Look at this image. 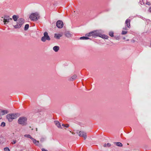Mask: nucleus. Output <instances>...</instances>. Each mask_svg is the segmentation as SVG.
I'll list each match as a JSON object with an SVG mask.
<instances>
[{"mask_svg":"<svg viewBox=\"0 0 151 151\" xmlns=\"http://www.w3.org/2000/svg\"><path fill=\"white\" fill-rule=\"evenodd\" d=\"M32 140L34 144H35L37 145H38L39 144V141H37L35 139H34L33 138L32 139Z\"/></svg>","mask_w":151,"mask_h":151,"instance_id":"2eb2a0df","label":"nucleus"},{"mask_svg":"<svg viewBox=\"0 0 151 151\" xmlns=\"http://www.w3.org/2000/svg\"><path fill=\"white\" fill-rule=\"evenodd\" d=\"M24 136L25 137H27L28 138H29L31 139L32 140L33 139V138H32L30 135L29 134H25L24 135Z\"/></svg>","mask_w":151,"mask_h":151,"instance_id":"412c9836","label":"nucleus"},{"mask_svg":"<svg viewBox=\"0 0 151 151\" xmlns=\"http://www.w3.org/2000/svg\"><path fill=\"white\" fill-rule=\"evenodd\" d=\"M1 127H4L5 126V123L4 122H2L1 125Z\"/></svg>","mask_w":151,"mask_h":151,"instance_id":"c756f323","label":"nucleus"},{"mask_svg":"<svg viewBox=\"0 0 151 151\" xmlns=\"http://www.w3.org/2000/svg\"><path fill=\"white\" fill-rule=\"evenodd\" d=\"M127 33V31L123 30L122 31V34L123 35H126Z\"/></svg>","mask_w":151,"mask_h":151,"instance_id":"a878e982","label":"nucleus"},{"mask_svg":"<svg viewBox=\"0 0 151 151\" xmlns=\"http://www.w3.org/2000/svg\"><path fill=\"white\" fill-rule=\"evenodd\" d=\"M62 126L63 127H66V128L68 127H69V125L68 124H62Z\"/></svg>","mask_w":151,"mask_h":151,"instance_id":"c85d7f7f","label":"nucleus"},{"mask_svg":"<svg viewBox=\"0 0 151 151\" xmlns=\"http://www.w3.org/2000/svg\"><path fill=\"white\" fill-rule=\"evenodd\" d=\"M12 18L14 21H17V17L16 15H13L12 17Z\"/></svg>","mask_w":151,"mask_h":151,"instance_id":"393cba45","label":"nucleus"},{"mask_svg":"<svg viewBox=\"0 0 151 151\" xmlns=\"http://www.w3.org/2000/svg\"><path fill=\"white\" fill-rule=\"evenodd\" d=\"M36 130L37 131V128H36Z\"/></svg>","mask_w":151,"mask_h":151,"instance_id":"4c0bfd02","label":"nucleus"},{"mask_svg":"<svg viewBox=\"0 0 151 151\" xmlns=\"http://www.w3.org/2000/svg\"><path fill=\"white\" fill-rule=\"evenodd\" d=\"M39 15L37 12L32 13L29 16L30 19L32 21L37 20L39 18Z\"/></svg>","mask_w":151,"mask_h":151,"instance_id":"f03ea898","label":"nucleus"},{"mask_svg":"<svg viewBox=\"0 0 151 151\" xmlns=\"http://www.w3.org/2000/svg\"><path fill=\"white\" fill-rule=\"evenodd\" d=\"M149 11L150 12H151V7L149 8Z\"/></svg>","mask_w":151,"mask_h":151,"instance_id":"e433bc0d","label":"nucleus"},{"mask_svg":"<svg viewBox=\"0 0 151 151\" xmlns=\"http://www.w3.org/2000/svg\"><path fill=\"white\" fill-rule=\"evenodd\" d=\"M150 46H151V44H150Z\"/></svg>","mask_w":151,"mask_h":151,"instance_id":"58836bf2","label":"nucleus"},{"mask_svg":"<svg viewBox=\"0 0 151 151\" xmlns=\"http://www.w3.org/2000/svg\"><path fill=\"white\" fill-rule=\"evenodd\" d=\"M4 149L5 151H10V150L8 147H5Z\"/></svg>","mask_w":151,"mask_h":151,"instance_id":"2f4dec72","label":"nucleus"},{"mask_svg":"<svg viewBox=\"0 0 151 151\" xmlns=\"http://www.w3.org/2000/svg\"><path fill=\"white\" fill-rule=\"evenodd\" d=\"M62 36V35L60 34H55L54 35L55 38L58 39L60 37Z\"/></svg>","mask_w":151,"mask_h":151,"instance_id":"ddd939ff","label":"nucleus"},{"mask_svg":"<svg viewBox=\"0 0 151 151\" xmlns=\"http://www.w3.org/2000/svg\"><path fill=\"white\" fill-rule=\"evenodd\" d=\"M80 39L81 40H88L89 39V38L87 37L86 36L85 37H80Z\"/></svg>","mask_w":151,"mask_h":151,"instance_id":"4be33fe9","label":"nucleus"},{"mask_svg":"<svg viewBox=\"0 0 151 151\" xmlns=\"http://www.w3.org/2000/svg\"><path fill=\"white\" fill-rule=\"evenodd\" d=\"M24 19H20L18 21L17 25L14 26L15 28H19L24 23Z\"/></svg>","mask_w":151,"mask_h":151,"instance_id":"20e7f679","label":"nucleus"},{"mask_svg":"<svg viewBox=\"0 0 151 151\" xmlns=\"http://www.w3.org/2000/svg\"><path fill=\"white\" fill-rule=\"evenodd\" d=\"M147 0H140V4L141 5L145 4Z\"/></svg>","mask_w":151,"mask_h":151,"instance_id":"aec40b11","label":"nucleus"},{"mask_svg":"<svg viewBox=\"0 0 151 151\" xmlns=\"http://www.w3.org/2000/svg\"><path fill=\"white\" fill-rule=\"evenodd\" d=\"M92 36V34L91 32H89L86 35V36L87 37H90Z\"/></svg>","mask_w":151,"mask_h":151,"instance_id":"b1692460","label":"nucleus"},{"mask_svg":"<svg viewBox=\"0 0 151 151\" xmlns=\"http://www.w3.org/2000/svg\"><path fill=\"white\" fill-rule=\"evenodd\" d=\"M54 123L59 128L62 129V127L61 126L60 123V122L57 121H55Z\"/></svg>","mask_w":151,"mask_h":151,"instance_id":"9b49d317","label":"nucleus"},{"mask_svg":"<svg viewBox=\"0 0 151 151\" xmlns=\"http://www.w3.org/2000/svg\"><path fill=\"white\" fill-rule=\"evenodd\" d=\"M123 30H125V31L126 30H127V28L126 27L123 28Z\"/></svg>","mask_w":151,"mask_h":151,"instance_id":"f704fd0d","label":"nucleus"},{"mask_svg":"<svg viewBox=\"0 0 151 151\" xmlns=\"http://www.w3.org/2000/svg\"><path fill=\"white\" fill-rule=\"evenodd\" d=\"M53 49L56 52H58L59 49V47L58 46H55L53 47Z\"/></svg>","mask_w":151,"mask_h":151,"instance_id":"dca6fc26","label":"nucleus"},{"mask_svg":"<svg viewBox=\"0 0 151 151\" xmlns=\"http://www.w3.org/2000/svg\"><path fill=\"white\" fill-rule=\"evenodd\" d=\"M29 25L28 24H26L25 25L24 27V30H27L29 28Z\"/></svg>","mask_w":151,"mask_h":151,"instance_id":"cd10ccee","label":"nucleus"},{"mask_svg":"<svg viewBox=\"0 0 151 151\" xmlns=\"http://www.w3.org/2000/svg\"><path fill=\"white\" fill-rule=\"evenodd\" d=\"M77 77L76 75H74L69 79L70 81H73L75 80Z\"/></svg>","mask_w":151,"mask_h":151,"instance_id":"a211bd4d","label":"nucleus"},{"mask_svg":"<svg viewBox=\"0 0 151 151\" xmlns=\"http://www.w3.org/2000/svg\"><path fill=\"white\" fill-rule=\"evenodd\" d=\"M111 146V145L109 143H108L107 144H104L103 145V146L104 147H109Z\"/></svg>","mask_w":151,"mask_h":151,"instance_id":"6ab92c4d","label":"nucleus"},{"mask_svg":"<svg viewBox=\"0 0 151 151\" xmlns=\"http://www.w3.org/2000/svg\"><path fill=\"white\" fill-rule=\"evenodd\" d=\"M50 39L48 36V33L47 32H45L44 34V36L42 37L41 40L42 41L44 42L46 40H50Z\"/></svg>","mask_w":151,"mask_h":151,"instance_id":"39448f33","label":"nucleus"},{"mask_svg":"<svg viewBox=\"0 0 151 151\" xmlns=\"http://www.w3.org/2000/svg\"><path fill=\"white\" fill-rule=\"evenodd\" d=\"M109 35L111 37H113L114 36V33L112 32H110L109 33Z\"/></svg>","mask_w":151,"mask_h":151,"instance_id":"bb28decb","label":"nucleus"},{"mask_svg":"<svg viewBox=\"0 0 151 151\" xmlns=\"http://www.w3.org/2000/svg\"><path fill=\"white\" fill-rule=\"evenodd\" d=\"M56 25L58 28H62L63 26V22L59 20L57 22Z\"/></svg>","mask_w":151,"mask_h":151,"instance_id":"0eeeda50","label":"nucleus"},{"mask_svg":"<svg viewBox=\"0 0 151 151\" xmlns=\"http://www.w3.org/2000/svg\"><path fill=\"white\" fill-rule=\"evenodd\" d=\"M17 116V114H9L6 115V117L9 122H11L14 119H16Z\"/></svg>","mask_w":151,"mask_h":151,"instance_id":"f257e3e1","label":"nucleus"},{"mask_svg":"<svg viewBox=\"0 0 151 151\" xmlns=\"http://www.w3.org/2000/svg\"><path fill=\"white\" fill-rule=\"evenodd\" d=\"M145 4L147 5H148V6H150L151 5V4H150V2H149L147 1L146 2Z\"/></svg>","mask_w":151,"mask_h":151,"instance_id":"7c9ffc66","label":"nucleus"},{"mask_svg":"<svg viewBox=\"0 0 151 151\" xmlns=\"http://www.w3.org/2000/svg\"><path fill=\"white\" fill-rule=\"evenodd\" d=\"M65 35V36L68 37H71L72 36V34L69 32H66Z\"/></svg>","mask_w":151,"mask_h":151,"instance_id":"f3484780","label":"nucleus"},{"mask_svg":"<svg viewBox=\"0 0 151 151\" xmlns=\"http://www.w3.org/2000/svg\"><path fill=\"white\" fill-rule=\"evenodd\" d=\"M44 138H42L40 140V141L41 142L43 141L44 140Z\"/></svg>","mask_w":151,"mask_h":151,"instance_id":"c9c22d12","label":"nucleus"},{"mask_svg":"<svg viewBox=\"0 0 151 151\" xmlns=\"http://www.w3.org/2000/svg\"><path fill=\"white\" fill-rule=\"evenodd\" d=\"M27 118L24 116H22L19 118L18 121V122L19 124L24 125L27 122Z\"/></svg>","mask_w":151,"mask_h":151,"instance_id":"7ed1b4c3","label":"nucleus"},{"mask_svg":"<svg viewBox=\"0 0 151 151\" xmlns=\"http://www.w3.org/2000/svg\"><path fill=\"white\" fill-rule=\"evenodd\" d=\"M91 32L92 34V36L94 37L97 36H99V33H98L97 31H94Z\"/></svg>","mask_w":151,"mask_h":151,"instance_id":"9d476101","label":"nucleus"},{"mask_svg":"<svg viewBox=\"0 0 151 151\" xmlns=\"http://www.w3.org/2000/svg\"><path fill=\"white\" fill-rule=\"evenodd\" d=\"M17 141L16 140H13V141L11 142V143L12 144H14L16 143Z\"/></svg>","mask_w":151,"mask_h":151,"instance_id":"473e14b6","label":"nucleus"},{"mask_svg":"<svg viewBox=\"0 0 151 151\" xmlns=\"http://www.w3.org/2000/svg\"><path fill=\"white\" fill-rule=\"evenodd\" d=\"M42 151H48L47 150H46L45 148H42Z\"/></svg>","mask_w":151,"mask_h":151,"instance_id":"72a5a7b5","label":"nucleus"},{"mask_svg":"<svg viewBox=\"0 0 151 151\" xmlns=\"http://www.w3.org/2000/svg\"><path fill=\"white\" fill-rule=\"evenodd\" d=\"M116 145L119 146V147H121L122 146V144L119 142H117L116 143Z\"/></svg>","mask_w":151,"mask_h":151,"instance_id":"5701e85b","label":"nucleus"},{"mask_svg":"<svg viewBox=\"0 0 151 151\" xmlns=\"http://www.w3.org/2000/svg\"><path fill=\"white\" fill-rule=\"evenodd\" d=\"M8 113V111L7 110H2L0 112V114L1 115H3L7 114Z\"/></svg>","mask_w":151,"mask_h":151,"instance_id":"f8f14e48","label":"nucleus"},{"mask_svg":"<svg viewBox=\"0 0 151 151\" xmlns=\"http://www.w3.org/2000/svg\"><path fill=\"white\" fill-rule=\"evenodd\" d=\"M99 36L103 39H107L108 38V36L104 35H99Z\"/></svg>","mask_w":151,"mask_h":151,"instance_id":"4468645a","label":"nucleus"},{"mask_svg":"<svg viewBox=\"0 0 151 151\" xmlns=\"http://www.w3.org/2000/svg\"><path fill=\"white\" fill-rule=\"evenodd\" d=\"M130 20L129 19H127L125 22V26H126L127 27L129 28H130Z\"/></svg>","mask_w":151,"mask_h":151,"instance_id":"6e6552de","label":"nucleus"},{"mask_svg":"<svg viewBox=\"0 0 151 151\" xmlns=\"http://www.w3.org/2000/svg\"><path fill=\"white\" fill-rule=\"evenodd\" d=\"M79 136L80 137H82L85 139L87 137L86 133L83 131H80L79 132Z\"/></svg>","mask_w":151,"mask_h":151,"instance_id":"423d86ee","label":"nucleus"},{"mask_svg":"<svg viewBox=\"0 0 151 151\" xmlns=\"http://www.w3.org/2000/svg\"><path fill=\"white\" fill-rule=\"evenodd\" d=\"M12 20V19H10L9 17H5L4 19V22L5 24L6 22L8 23L9 22L10 20Z\"/></svg>","mask_w":151,"mask_h":151,"instance_id":"1a4fd4ad","label":"nucleus"}]
</instances>
